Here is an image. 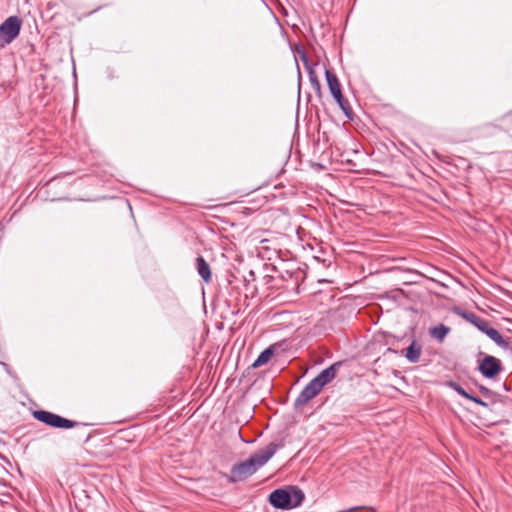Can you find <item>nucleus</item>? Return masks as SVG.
<instances>
[{
	"label": "nucleus",
	"instance_id": "obj_1",
	"mask_svg": "<svg viewBox=\"0 0 512 512\" xmlns=\"http://www.w3.org/2000/svg\"><path fill=\"white\" fill-rule=\"evenodd\" d=\"M285 446V438L277 437L264 447L255 451L247 460L235 463L230 473L226 475L229 483L244 481L252 476L259 468L264 466L276 453L278 449Z\"/></svg>",
	"mask_w": 512,
	"mask_h": 512
},
{
	"label": "nucleus",
	"instance_id": "obj_2",
	"mask_svg": "<svg viewBox=\"0 0 512 512\" xmlns=\"http://www.w3.org/2000/svg\"><path fill=\"white\" fill-rule=\"evenodd\" d=\"M304 499V492L295 485L275 489L268 496L270 505L281 510L296 508L302 504Z\"/></svg>",
	"mask_w": 512,
	"mask_h": 512
},
{
	"label": "nucleus",
	"instance_id": "obj_3",
	"mask_svg": "<svg viewBox=\"0 0 512 512\" xmlns=\"http://www.w3.org/2000/svg\"><path fill=\"white\" fill-rule=\"evenodd\" d=\"M33 417L44 423L47 426L57 429H72L79 426H88L87 423H82L74 420L64 418L58 414L46 410H36L33 412Z\"/></svg>",
	"mask_w": 512,
	"mask_h": 512
},
{
	"label": "nucleus",
	"instance_id": "obj_4",
	"mask_svg": "<svg viewBox=\"0 0 512 512\" xmlns=\"http://www.w3.org/2000/svg\"><path fill=\"white\" fill-rule=\"evenodd\" d=\"M452 387L458 394L483 407H489L490 405L497 403L499 400V394L490 390L487 386H478L479 395H475L474 391L470 387L468 390H466L464 386Z\"/></svg>",
	"mask_w": 512,
	"mask_h": 512
},
{
	"label": "nucleus",
	"instance_id": "obj_5",
	"mask_svg": "<svg viewBox=\"0 0 512 512\" xmlns=\"http://www.w3.org/2000/svg\"><path fill=\"white\" fill-rule=\"evenodd\" d=\"M21 24L17 16H10L0 25V48H4L18 37Z\"/></svg>",
	"mask_w": 512,
	"mask_h": 512
},
{
	"label": "nucleus",
	"instance_id": "obj_6",
	"mask_svg": "<svg viewBox=\"0 0 512 512\" xmlns=\"http://www.w3.org/2000/svg\"><path fill=\"white\" fill-rule=\"evenodd\" d=\"M479 369L485 377L492 378L501 370V362L493 356L486 355L480 362Z\"/></svg>",
	"mask_w": 512,
	"mask_h": 512
},
{
	"label": "nucleus",
	"instance_id": "obj_7",
	"mask_svg": "<svg viewBox=\"0 0 512 512\" xmlns=\"http://www.w3.org/2000/svg\"><path fill=\"white\" fill-rule=\"evenodd\" d=\"M324 386H304L298 397L294 401V408L300 409L305 406L311 399L316 397Z\"/></svg>",
	"mask_w": 512,
	"mask_h": 512
},
{
	"label": "nucleus",
	"instance_id": "obj_8",
	"mask_svg": "<svg viewBox=\"0 0 512 512\" xmlns=\"http://www.w3.org/2000/svg\"><path fill=\"white\" fill-rule=\"evenodd\" d=\"M341 366L340 362L334 363L328 368L321 371L316 377H314L309 384H328L336 376L338 368Z\"/></svg>",
	"mask_w": 512,
	"mask_h": 512
},
{
	"label": "nucleus",
	"instance_id": "obj_9",
	"mask_svg": "<svg viewBox=\"0 0 512 512\" xmlns=\"http://www.w3.org/2000/svg\"><path fill=\"white\" fill-rule=\"evenodd\" d=\"M480 331L486 334L499 347L504 349H511V343L505 340L497 329L491 327L489 322L485 324V327H480Z\"/></svg>",
	"mask_w": 512,
	"mask_h": 512
},
{
	"label": "nucleus",
	"instance_id": "obj_10",
	"mask_svg": "<svg viewBox=\"0 0 512 512\" xmlns=\"http://www.w3.org/2000/svg\"><path fill=\"white\" fill-rule=\"evenodd\" d=\"M454 311L457 315H459L460 317L464 318L469 323L476 326L479 330H480V327H485V324L488 322L487 320L477 316L473 312L462 310L460 308H455Z\"/></svg>",
	"mask_w": 512,
	"mask_h": 512
},
{
	"label": "nucleus",
	"instance_id": "obj_11",
	"mask_svg": "<svg viewBox=\"0 0 512 512\" xmlns=\"http://www.w3.org/2000/svg\"><path fill=\"white\" fill-rule=\"evenodd\" d=\"M325 77H326V81H327L329 91H330L332 97L340 98L341 94H342V90H341L340 82H339L337 76L335 75V73H333L330 70H326Z\"/></svg>",
	"mask_w": 512,
	"mask_h": 512
},
{
	"label": "nucleus",
	"instance_id": "obj_12",
	"mask_svg": "<svg viewBox=\"0 0 512 512\" xmlns=\"http://www.w3.org/2000/svg\"><path fill=\"white\" fill-rule=\"evenodd\" d=\"M196 269L199 276L205 281L209 283L211 280V269L209 264L205 261L202 256H198L196 258Z\"/></svg>",
	"mask_w": 512,
	"mask_h": 512
},
{
	"label": "nucleus",
	"instance_id": "obj_13",
	"mask_svg": "<svg viewBox=\"0 0 512 512\" xmlns=\"http://www.w3.org/2000/svg\"><path fill=\"white\" fill-rule=\"evenodd\" d=\"M275 354V348L273 346H269L264 349L257 359L253 362L252 367L258 368L266 364Z\"/></svg>",
	"mask_w": 512,
	"mask_h": 512
},
{
	"label": "nucleus",
	"instance_id": "obj_14",
	"mask_svg": "<svg viewBox=\"0 0 512 512\" xmlns=\"http://www.w3.org/2000/svg\"><path fill=\"white\" fill-rule=\"evenodd\" d=\"M450 328L444 324H440L433 328H430V336L438 342H443L446 336L449 334Z\"/></svg>",
	"mask_w": 512,
	"mask_h": 512
},
{
	"label": "nucleus",
	"instance_id": "obj_15",
	"mask_svg": "<svg viewBox=\"0 0 512 512\" xmlns=\"http://www.w3.org/2000/svg\"><path fill=\"white\" fill-rule=\"evenodd\" d=\"M404 355L409 362L416 363L420 358L421 348L415 341H413L411 345L406 348Z\"/></svg>",
	"mask_w": 512,
	"mask_h": 512
},
{
	"label": "nucleus",
	"instance_id": "obj_16",
	"mask_svg": "<svg viewBox=\"0 0 512 512\" xmlns=\"http://www.w3.org/2000/svg\"><path fill=\"white\" fill-rule=\"evenodd\" d=\"M333 98L337 102V104L339 105L340 109L343 111L345 116L349 120H353V111L350 107L349 102L344 98L343 94H341L340 98H337V97H333Z\"/></svg>",
	"mask_w": 512,
	"mask_h": 512
},
{
	"label": "nucleus",
	"instance_id": "obj_17",
	"mask_svg": "<svg viewBox=\"0 0 512 512\" xmlns=\"http://www.w3.org/2000/svg\"><path fill=\"white\" fill-rule=\"evenodd\" d=\"M303 61H304V65L306 67V70L308 72V75H309V79H310V82L312 84V86H314L317 90H320V84H319V81L317 79V76L313 70V67L312 65L309 64L307 58L305 56H303Z\"/></svg>",
	"mask_w": 512,
	"mask_h": 512
},
{
	"label": "nucleus",
	"instance_id": "obj_18",
	"mask_svg": "<svg viewBox=\"0 0 512 512\" xmlns=\"http://www.w3.org/2000/svg\"><path fill=\"white\" fill-rule=\"evenodd\" d=\"M504 389L506 392H509V391H511V386L505 385Z\"/></svg>",
	"mask_w": 512,
	"mask_h": 512
},
{
	"label": "nucleus",
	"instance_id": "obj_19",
	"mask_svg": "<svg viewBox=\"0 0 512 512\" xmlns=\"http://www.w3.org/2000/svg\"><path fill=\"white\" fill-rule=\"evenodd\" d=\"M89 439H90V436H87L84 442H85V443H86V442H88V441H89Z\"/></svg>",
	"mask_w": 512,
	"mask_h": 512
},
{
	"label": "nucleus",
	"instance_id": "obj_20",
	"mask_svg": "<svg viewBox=\"0 0 512 512\" xmlns=\"http://www.w3.org/2000/svg\"><path fill=\"white\" fill-rule=\"evenodd\" d=\"M0 366L3 367V368L6 367V365L4 363H0Z\"/></svg>",
	"mask_w": 512,
	"mask_h": 512
},
{
	"label": "nucleus",
	"instance_id": "obj_21",
	"mask_svg": "<svg viewBox=\"0 0 512 512\" xmlns=\"http://www.w3.org/2000/svg\"><path fill=\"white\" fill-rule=\"evenodd\" d=\"M447 384L452 385V384H454V383H453L452 381H449Z\"/></svg>",
	"mask_w": 512,
	"mask_h": 512
}]
</instances>
